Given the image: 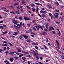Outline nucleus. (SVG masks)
<instances>
[{
	"mask_svg": "<svg viewBox=\"0 0 64 64\" xmlns=\"http://www.w3.org/2000/svg\"><path fill=\"white\" fill-rule=\"evenodd\" d=\"M36 28L37 30H39L40 28L42 30H43V28L42 27V26L40 25H38V26H36Z\"/></svg>",
	"mask_w": 64,
	"mask_h": 64,
	"instance_id": "1",
	"label": "nucleus"
},
{
	"mask_svg": "<svg viewBox=\"0 0 64 64\" xmlns=\"http://www.w3.org/2000/svg\"><path fill=\"white\" fill-rule=\"evenodd\" d=\"M48 30V31H52V30H54V28L52 26H50L49 27Z\"/></svg>",
	"mask_w": 64,
	"mask_h": 64,
	"instance_id": "2",
	"label": "nucleus"
},
{
	"mask_svg": "<svg viewBox=\"0 0 64 64\" xmlns=\"http://www.w3.org/2000/svg\"><path fill=\"white\" fill-rule=\"evenodd\" d=\"M12 22L14 24H17L18 23V22L16 21L15 20H12Z\"/></svg>",
	"mask_w": 64,
	"mask_h": 64,
	"instance_id": "3",
	"label": "nucleus"
},
{
	"mask_svg": "<svg viewBox=\"0 0 64 64\" xmlns=\"http://www.w3.org/2000/svg\"><path fill=\"white\" fill-rule=\"evenodd\" d=\"M49 25V24L48 23H47L46 24V25L45 26L46 28L47 29H48V26Z\"/></svg>",
	"mask_w": 64,
	"mask_h": 64,
	"instance_id": "4",
	"label": "nucleus"
},
{
	"mask_svg": "<svg viewBox=\"0 0 64 64\" xmlns=\"http://www.w3.org/2000/svg\"><path fill=\"white\" fill-rule=\"evenodd\" d=\"M41 34L43 35H45V34H47V32H42Z\"/></svg>",
	"mask_w": 64,
	"mask_h": 64,
	"instance_id": "5",
	"label": "nucleus"
},
{
	"mask_svg": "<svg viewBox=\"0 0 64 64\" xmlns=\"http://www.w3.org/2000/svg\"><path fill=\"white\" fill-rule=\"evenodd\" d=\"M49 15L51 17V19H52L53 18V16L52 14L51 13H49Z\"/></svg>",
	"mask_w": 64,
	"mask_h": 64,
	"instance_id": "6",
	"label": "nucleus"
},
{
	"mask_svg": "<svg viewBox=\"0 0 64 64\" xmlns=\"http://www.w3.org/2000/svg\"><path fill=\"white\" fill-rule=\"evenodd\" d=\"M23 36L24 38H25L26 39H27L28 38V36L25 35H23Z\"/></svg>",
	"mask_w": 64,
	"mask_h": 64,
	"instance_id": "7",
	"label": "nucleus"
},
{
	"mask_svg": "<svg viewBox=\"0 0 64 64\" xmlns=\"http://www.w3.org/2000/svg\"><path fill=\"white\" fill-rule=\"evenodd\" d=\"M15 53V52H12L9 53L10 54V55H13Z\"/></svg>",
	"mask_w": 64,
	"mask_h": 64,
	"instance_id": "8",
	"label": "nucleus"
},
{
	"mask_svg": "<svg viewBox=\"0 0 64 64\" xmlns=\"http://www.w3.org/2000/svg\"><path fill=\"white\" fill-rule=\"evenodd\" d=\"M14 60V58H10V62H13V61Z\"/></svg>",
	"mask_w": 64,
	"mask_h": 64,
	"instance_id": "9",
	"label": "nucleus"
},
{
	"mask_svg": "<svg viewBox=\"0 0 64 64\" xmlns=\"http://www.w3.org/2000/svg\"><path fill=\"white\" fill-rule=\"evenodd\" d=\"M26 41L28 42H31V40H26Z\"/></svg>",
	"mask_w": 64,
	"mask_h": 64,
	"instance_id": "10",
	"label": "nucleus"
},
{
	"mask_svg": "<svg viewBox=\"0 0 64 64\" xmlns=\"http://www.w3.org/2000/svg\"><path fill=\"white\" fill-rule=\"evenodd\" d=\"M23 36V35H20L19 37V38L20 39H21L22 38Z\"/></svg>",
	"mask_w": 64,
	"mask_h": 64,
	"instance_id": "11",
	"label": "nucleus"
},
{
	"mask_svg": "<svg viewBox=\"0 0 64 64\" xmlns=\"http://www.w3.org/2000/svg\"><path fill=\"white\" fill-rule=\"evenodd\" d=\"M54 15V16L55 18H58V15H56V14H55Z\"/></svg>",
	"mask_w": 64,
	"mask_h": 64,
	"instance_id": "12",
	"label": "nucleus"
},
{
	"mask_svg": "<svg viewBox=\"0 0 64 64\" xmlns=\"http://www.w3.org/2000/svg\"><path fill=\"white\" fill-rule=\"evenodd\" d=\"M18 33H17L16 32H14V34H13V35L14 36H16V35H17V34Z\"/></svg>",
	"mask_w": 64,
	"mask_h": 64,
	"instance_id": "13",
	"label": "nucleus"
},
{
	"mask_svg": "<svg viewBox=\"0 0 64 64\" xmlns=\"http://www.w3.org/2000/svg\"><path fill=\"white\" fill-rule=\"evenodd\" d=\"M24 20H25V21H27V17L26 16L24 17Z\"/></svg>",
	"mask_w": 64,
	"mask_h": 64,
	"instance_id": "14",
	"label": "nucleus"
},
{
	"mask_svg": "<svg viewBox=\"0 0 64 64\" xmlns=\"http://www.w3.org/2000/svg\"><path fill=\"white\" fill-rule=\"evenodd\" d=\"M33 29L34 30V31H37V30H36V28H35L33 27Z\"/></svg>",
	"mask_w": 64,
	"mask_h": 64,
	"instance_id": "15",
	"label": "nucleus"
},
{
	"mask_svg": "<svg viewBox=\"0 0 64 64\" xmlns=\"http://www.w3.org/2000/svg\"><path fill=\"white\" fill-rule=\"evenodd\" d=\"M33 55H34V56H36L37 55V53L36 52H34V54H32Z\"/></svg>",
	"mask_w": 64,
	"mask_h": 64,
	"instance_id": "16",
	"label": "nucleus"
},
{
	"mask_svg": "<svg viewBox=\"0 0 64 64\" xmlns=\"http://www.w3.org/2000/svg\"><path fill=\"white\" fill-rule=\"evenodd\" d=\"M35 4H36V5H41V4H40L39 3H36L35 2H34Z\"/></svg>",
	"mask_w": 64,
	"mask_h": 64,
	"instance_id": "17",
	"label": "nucleus"
},
{
	"mask_svg": "<svg viewBox=\"0 0 64 64\" xmlns=\"http://www.w3.org/2000/svg\"><path fill=\"white\" fill-rule=\"evenodd\" d=\"M22 56H23V54H21L19 56V57H22Z\"/></svg>",
	"mask_w": 64,
	"mask_h": 64,
	"instance_id": "18",
	"label": "nucleus"
},
{
	"mask_svg": "<svg viewBox=\"0 0 64 64\" xmlns=\"http://www.w3.org/2000/svg\"><path fill=\"white\" fill-rule=\"evenodd\" d=\"M20 11L22 13H23L24 11V10H23V9H21Z\"/></svg>",
	"mask_w": 64,
	"mask_h": 64,
	"instance_id": "19",
	"label": "nucleus"
},
{
	"mask_svg": "<svg viewBox=\"0 0 64 64\" xmlns=\"http://www.w3.org/2000/svg\"><path fill=\"white\" fill-rule=\"evenodd\" d=\"M30 5L32 6V7H34V6H35V5L33 4H31Z\"/></svg>",
	"mask_w": 64,
	"mask_h": 64,
	"instance_id": "20",
	"label": "nucleus"
},
{
	"mask_svg": "<svg viewBox=\"0 0 64 64\" xmlns=\"http://www.w3.org/2000/svg\"><path fill=\"white\" fill-rule=\"evenodd\" d=\"M22 2L23 4L24 5H25V2H24V0H22Z\"/></svg>",
	"mask_w": 64,
	"mask_h": 64,
	"instance_id": "21",
	"label": "nucleus"
},
{
	"mask_svg": "<svg viewBox=\"0 0 64 64\" xmlns=\"http://www.w3.org/2000/svg\"><path fill=\"white\" fill-rule=\"evenodd\" d=\"M26 7L28 9H30V7L28 6H26Z\"/></svg>",
	"mask_w": 64,
	"mask_h": 64,
	"instance_id": "22",
	"label": "nucleus"
},
{
	"mask_svg": "<svg viewBox=\"0 0 64 64\" xmlns=\"http://www.w3.org/2000/svg\"><path fill=\"white\" fill-rule=\"evenodd\" d=\"M43 10H40V14H43Z\"/></svg>",
	"mask_w": 64,
	"mask_h": 64,
	"instance_id": "23",
	"label": "nucleus"
},
{
	"mask_svg": "<svg viewBox=\"0 0 64 64\" xmlns=\"http://www.w3.org/2000/svg\"><path fill=\"white\" fill-rule=\"evenodd\" d=\"M33 45H38V44H36V43H33Z\"/></svg>",
	"mask_w": 64,
	"mask_h": 64,
	"instance_id": "24",
	"label": "nucleus"
},
{
	"mask_svg": "<svg viewBox=\"0 0 64 64\" xmlns=\"http://www.w3.org/2000/svg\"><path fill=\"white\" fill-rule=\"evenodd\" d=\"M39 10H36V13H38Z\"/></svg>",
	"mask_w": 64,
	"mask_h": 64,
	"instance_id": "25",
	"label": "nucleus"
},
{
	"mask_svg": "<svg viewBox=\"0 0 64 64\" xmlns=\"http://www.w3.org/2000/svg\"><path fill=\"white\" fill-rule=\"evenodd\" d=\"M17 26H19V27H22V26L20 25V24H17Z\"/></svg>",
	"mask_w": 64,
	"mask_h": 64,
	"instance_id": "26",
	"label": "nucleus"
},
{
	"mask_svg": "<svg viewBox=\"0 0 64 64\" xmlns=\"http://www.w3.org/2000/svg\"><path fill=\"white\" fill-rule=\"evenodd\" d=\"M22 17H21V16H20L19 17V19L20 20H22Z\"/></svg>",
	"mask_w": 64,
	"mask_h": 64,
	"instance_id": "27",
	"label": "nucleus"
},
{
	"mask_svg": "<svg viewBox=\"0 0 64 64\" xmlns=\"http://www.w3.org/2000/svg\"><path fill=\"white\" fill-rule=\"evenodd\" d=\"M36 58H37V59L38 60H39V56H36Z\"/></svg>",
	"mask_w": 64,
	"mask_h": 64,
	"instance_id": "28",
	"label": "nucleus"
},
{
	"mask_svg": "<svg viewBox=\"0 0 64 64\" xmlns=\"http://www.w3.org/2000/svg\"><path fill=\"white\" fill-rule=\"evenodd\" d=\"M10 13H11V14H15V13L13 12H10Z\"/></svg>",
	"mask_w": 64,
	"mask_h": 64,
	"instance_id": "29",
	"label": "nucleus"
},
{
	"mask_svg": "<svg viewBox=\"0 0 64 64\" xmlns=\"http://www.w3.org/2000/svg\"><path fill=\"white\" fill-rule=\"evenodd\" d=\"M44 30L46 31V32H47L48 31V30L45 28L44 29Z\"/></svg>",
	"mask_w": 64,
	"mask_h": 64,
	"instance_id": "30",
	"label": "nucleus"
},
{
	"mask_svg": "<svg viewBox=\"0 0 64 64\" xmlns=\"http://www.w3.org/2000/svg\"><path fill=\"white\" fill-rule=\"evenodd\" d=\"M44 47L46 49H48V48H47V47H46V46L44 45Z\"/></svg>",
	"mask_w": 64,
	"mask_h": 64,
	"instance_id": "31",
	"label": "nucleus"
},
{
	"mask_svg": "<svg viewBox=\"0 0 64 64\" xmlns=\"http://www.w3.org/2000/svg\"><path fill=\"white\" fill-rule=\"evenodd\" d=\"M32 10L34 12L35 11V8H32Z\"/></svg>",
	"mask_w": 64,
	"mask_h": 64,
	"instance_id": "32",
	"label": "nucleus"
},
{
	"mask_svg": "<svg viewBox=\"0 0 64 64\" xmlns=\"http://www.w3.org/2000/svg\"><path fill=\"white\" fill-rule=\"evenodd\" d=\"M18 52H21V50L19 49L18 50Z\"/></svg>",
	"mask_w": 64,
	"mask_h": 64,
	"instance_id": "33",
	"label": "nucleus"
},
{
	"mask_svg": "<svg viewBox=\"0 0 64 64\" xmlns=\"http://www.w3.org/2000/svg\"><path fill=\"white\" fill-rule=\"evenodd\" d=\"M1 8L2 9H4V10H5V9H6V8Z\"/></svg>",
	"mask_w": 64,
	"mask_h": 64,
	"instance_id": "34",
	"label": "nucleus"
},
{
	"mask_svg": "<svg viewBox=\"0 0 64 64\" xmlns=\"http://www.w3.org/2000/svg\"><path fill=\"white\" fill-rule=\"evenodd\" d=\"M22 58L24 60H25V59H26V58L25 57H23Z\"/></svg>",
	"mask_w": 64,
	"mask_h": 64,
	"instance_id": "35",
	"label": "nucleus"
},
{
	"mask_svg": "<svg viewBox=\"0 0 64 64\" xmlns=\"http://www.w3.org/2000/svg\"><path fill=\"white\" fill-rule=\"evenodd\" d=\"M58 34L59 36H60V35H61V33H60V31H59V32Z\"/></svg>",
	"mask_w": 64,
	"mask_h": 64,
	"instance_id": "36",
	"label": "nucleus"
},
{
	"mask_svg": "<svg viewBox=\"0 0 64 64\" xmlns=\"http://www.w3.org/2000/svg\"><path fill=\"white\" fill-rule=\"evenodd\" d=\"M40 59L41 60H42V59H43V58L42 57H40Z\"/></svg>",
	"mask_w": 64,
	"mask_h": 64,
	"instance_id": "37",
	"label": "nucleus"
},
{
	"mask_svg": "<svg viewBox=\"0 0 64 64\" xmlns=\"http://www.w3.org/2000/svg\"><path fill=\"white\" fill-rule=\"evenodd\" d=\"M6 64H10V63H9V62L8 61L7 62Z\"/></svg>",
	"mask_w": 64,
	"mask_h": 64,
	"instance_id": "38",
	"label": "nucleus"
},
{
	"mask_svg": "<svg viewBox=\"0 0 64 64\" xmlns=\"http://www.w3.org/2000/svg\"><path fill=\"white\" fill-rule=\"evenodd\" d=\"M6 49L7 50H9L10 49V48L9 47H8L7 48H6Z\"/></svg>",
	"mask_w": 64,
	"mask_h": 64,
	"instance_id": "39",
	"label": "nucleus"
},
{
	"mask_svg": "<svg viewBox=\"0 0 64 64\" xmlns=\"http://www.w3.org/2000/svg\"><path fill=\"white\" fill-rule=\"evenodd\" d=\"M22 53H24V54H25L26 53V52L22 51Z\"/></svg>",
	"mask_w": 64,
	"mask_h": 64,
	"instance_id": "40",
	"label": "nucleus"
},
{
	"mask_svg": "<svg viewBox=\"0 0 64 64\" xmlns=\"http://www.w3.org/2000/svg\"><path fill=\"white\" fill-rule=\"evenodd\" d=\"M49 9H52V7L51 6H49Z\"/></svg>",
	"mask_w": 64,
	"mask_h": 64,
	"instance_id": "41",
	"label": "nucleus"
},
{
	"mask_svg": "<svg viewBox=\"0 0 64 64\" xmlns=\"http://www.w3.org/2000/svg\"><path fill=\"white\" fill-rule=\"evenodd\" d=\"M35 47L36 49L37 50H38V47H37V46H35Z\"/></svg>",
	"mask_w": 64,
	"mask_h": 64,
	"instance_id": "42",
	"label": "nucleus"
},
{
	"mask_svg": "<svg viewBox=\"0 0 64 64\" xmlns=\"http://www.w3.org/2000/svg\"><path fill=\"white\" fill-rule=\"evenodd\" d=\"M62 59H64V56H62Z\"/></svg>",
	"mask_w": 64,
	"mask_h": 64,
	"instance_id": "43",
	"label": "nucleus"
},
{
	"mask_svg": "<svg viewBox=\"0 0 64 64\" xmlns=\"http://www.w3.org/2000/svg\"><path fill=\"white\" fill-rule=\"evenodd\" d=\"M56 12L57 13H59V10H56Z\"/></svg>",
	"mask_w": 64,
	"mask_h": 64,
	"instance_id": "44",
	"label": "nucleus"
},
{
	"mask_svg": "<svg viewBox=\"0 0 64 64\" xmlns=\"http://www.w3.org/2000/svg\"><path fill=\"white\" fill-rule=\"evenodd\" d=\"M17 13L18 14H20V12H19V10H18Z\"/></svg>",
	"mask_w": 64,
	"mask_h": 64,
	"instance_id": "45",
	"label": "nucleus"
},
{
	"mask_svg": "<svg viewBox=\"0 0 64 64\" xmlns=\"http://www.w3.org/2000/svg\"><path fill=\"white\" fill-rule=\"evenodd\" d=\"M29 32H31L32 31V30L31 29H30L29 30Z\"/></svg>",
	"mask_w": 64,
	"mask_h": 64,
	"instance_id": "46",
	"label": "nucleus"
},
{
	"mask_svg": "<svg viewBox=\"0 0 64 64\" xmlns=\"http://www.w3.org/2000/svg\"><path fill=\"white\" fill-rule=\"evenodd\" d=\"M0 28H1L2 29H3L4 28L2 26H0Z\"/></svg>",
	"mask_w": 64,
	"mask_h": 64,
	"instance_id": "47",
	"label": "nucleus"
},
{
	"mask_svg": "<svg viewBox=\"0 0 64 64\" xmlns=\"http://www.w3.org/2000/svg\"><path fill=\"white\" fill-rule=\"evenodd\" d=\"M20 9H22V8L23 7V6L21 5L20 6Z\"/></svg>",
	"mask_w": 64,
	"mask_h": 64,
	"instance_id": "48",
	"label": "nucleus"
},
{
	"mask_svg": "<svg viewBox=\"0 0 64 64\" xmlns=\"http://www.w3.org/2000/svg\"><path fill=\"white\" fill-rule=\"evenodd\" d=\"M15 53L16 54H17V55H20L19 54V53H18V52H16Z\"/></svg>",
	"mask_w": 64,
	"mask_h": 64,
	"instance_id": "49",
	"label": "nucleus"
},
{
	"mask_svg": "<svg viewBox=\"0 0 64 64\" xmlns=\"http://www.w3.org/2000/svg\"><path fill=\"white\" fill-rule=\"evenodd\" d=\"M56 14V15H58V16L59 15V14H58V13H55Z\"/></svg>",
	"mask_w": 64,
	"mask_h": 64,
	"instance_id": "50",
	"label": "nucleus"
},
{
	"mask_svg": "<svg viewBox=\"0 0 64 64\" xmlns=\"http://www.w3.org/2000/svg\"><path fill=\"white\" fill-rule=\"evenodd\" d=\"M56 42L57 44H58L59 43V42H58V41L57 40H56Z\"/></svg>",
	"mask_w": 64,
	"mask_h": 64,
	"instance_id": "51",
	"label": "nucleus"
},
{
	"mask_svg": "<svg viewBox=\"0 0 64 64\" xmlns=\"http://www.w3.org/2000/svg\"><path fill=\"white\" fill-rule=\"evenodd\" d=\"M32 54H34L35 53V51L33 50L32 52Z\"/></svg>",
	"mask_w": 64,
	"mask_h": 64,
	"instance_id": "52",
	"label": "nucleus"
},
{
	"mask_svg": "<svg viewBox=\"0 0 64 64\" xmlns=\"http://www.w3.org/2000/svg\"><path fill=\"white\" fill-rule=\"evenodd\" d=\"M28 12L29 13H30V14H31V12L30 11H28Z\"/></svg>",
	"mask_w": 64,
	"mask_h": 64,
	"instance_id": "53",
	"label": "nucleus"
},
{
	"mask_svg": "<svg viewBox=\"0 0 64 64\" xmlns=\"http://www.w3.org/2000/svg\"><path fill=\"white\" fill-rule=\"evenodd\" d=\"M6 47H5L4 48V50H6Z\"/></svg>",
	"mask_w": 64,
	"mask_h": 64,
	"instance_id": "54",
	"label": "nucleus"
},
{
	"mask_svg": "<svg viewBox=\"0 0 64 64\" xmlns=\"http://www.w3.org/2000/svg\"><path fill=\"white\" fill-rule=\"evenodd\" d=\"M26 33H29V32L28 31H26Z\"/></svg>",
	"mask_w": 64,
	"mask_h": 64,
	"instance_id": "55",
	"label": "nucleus"
},
{
	"mask_svg": "<svg viewBox=\"0 0 64 64\" xmlns=\"http://www.w3.org/2000/svg\"><path fill=\"white\" fill-rule=\"evenodd\" d=\"M30 20V19L29 18H27V21H29V20Z\"/></svg>",
	"mask_w": 64,
	"mask_h": 64,
	"instance_id": "56",
	"label": "nucleus"
},
{
	"mask_svg": "<svg viewBox=\"0 0 64 64\" xmlns=\"http://www.w3.org/2000/svg\"><path fill=\"white\" fill-rule=\"evenodd\" d=\"M20 25H21L22 26V22H21L20 23Z\"/></svg>",
	"mask_w": 64,
	"mask_h": 64,
	"instance_id": "57",
	"label": "nucleus"
},
{
	"mask_svg": "<svg viewBox=\"0 0 64 64\" xmlns=\"http://www.w3.org/2000/svg\"><path fill=\"white\" fill-rule=\"evenodd\" d=\"M3 51V50L2 49H0V52H1Z\"/></svg>",
	"mask_w": 64,
	"mask_h": 64,
	"instance_id": "58",
	"label": "nucleus"
},
{
	"mask_svg": "<svg viewBox=\"0 0 64 64\" xmlns=\"http://www.w3.org/2000/svg\"><path fill=\"white\" fill-rule=\"evenodd\" d=\"M3 26L4 27H6V25H3Z\"/></svg>",
	"mask_w": 64,
	"mask_h": 64,
	"instance_id": "59",
	"label": "nucleus"
},
{
	"mask_svg": "<svg viewBox=\"0 0 64 64\" xmlns=\"http://www.w3.org/2000/svg\"><path fill=\"white\" fill-rule=\"evenodd\" d=\"M43 13H44V14H45L46 13V12L45 11H43Z\"/></svg>",
	"mask_w": 64,
	"mask_h": 64,
	"instance_id": "60",
	"label": "nucleus"
},
{
	"mask_svg": "<svg viewBox=\"0 0 64 64\" xmlns=\"http://www.w3.org/2000/svg\"><path fill=\"white\" fill-rule=\"evenodd\" d=\"M38 63H39V64H43L40 62H39Z\"/></svg>",
	"mask_w": 64,
	"mask_h": 64,
	"instance_id": "61",
	"label": "nucleus"
},
{
	"mask_svg": "<svg viewBox=\"0 0 64 64\" xmlns=\"http://www.w3.org/2000/svg\"><path fill=\"white\" fill-rule=\"evenodd\" d=\"M35 20H33L32 21V23H34V22H35Z\"/></svg>",
	"mask_w": 64,
	"mask_h": 64,
	"instance_id": "62",
	"label": "nucleus"
},
{
	"mask_svg": "<svg viewBox=\"0 0 64 64\" xmlns=\"http://www.w3.org/2000/svg\"><path fill=\"white\" fill-rule=\"evenodd\" d=\"M47 20H48V21L50 22V19H49V18H48Z\"/></svg>",
	"mask_w": 64,
	"mask_h": 64,
	"instance_id": "63",
	"label": "nucleus"
},
{
	"mask_svg": "<svg viewBox=\"0 0 64 64\" xmlns=\"http://www.w3.org/2000/svg\"><path fill=\"white\" fill-rule=\"evenodd\" d=\"M28 64H30V62L29 61H28Z\"/></svg>",
	"mask_w": 64,
	"mask_h": 64,
	"instance_id": "64",
	"label": "nucleus"
}]
</instances>
